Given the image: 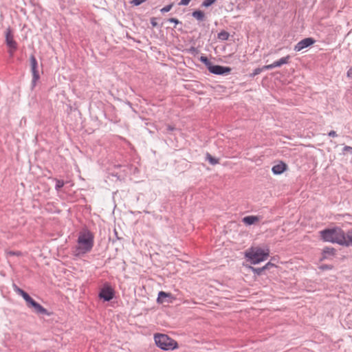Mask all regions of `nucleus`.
<instances>
[{
  "mask_svg": "<svg viewBox=\"0 0 352 352\" xmlns=\"http://www.w3.org/2000/svg\"><path fill=\"white\" fill-rule=\"evenodd\" d=\"M270 256V249L267 246H251L245 252V258L251 264L256 265L266 261Z\"/></svg>",
  "mask_w": 352,
  "mask_h": 352,
  "instance_id": "f257e3e1",
  "label": "nucleus"
},
{
  "mask_svg": "<svg viewBox=\"0 0 352 352\" xmlns=\"http://www.w3.org/2000/svg\"><path fill=\"white\" fill-rule=\"evenodd\" d=\"M94 235L89 231L80 232L78 237V244L76 250L78 254H85L89 252L94 247Z\"/></svg>",
  "mask_w": 352,
  "mask_h": 352,
  "instance_id": "f03ea898",
  "label": "nucleus"
},
{
  "mask_svg": "<svg viewBox=\"0 0 352 352\" xmlns=\"http://www.w3.org/2000/svg\"><path fill=\"white\" fill-rule=\"evenodd\" d=\"M321 238L327 242L338 243L343 245L344 232L340 228L326 229L320 232Z\"/></svg>",
  "mask_w": 352,
  "mask_h": 352,
  "instance_id": "7ed1b4c3",
  "label": "nucleus"
},
{
  "mask_svg": "<svg viewBox=\"0 0 352 352\" xmlns=\"http://www.w3.org/2000/svg\"><path fill=\"white\" fill-rule=\"evenodd\" d=\"M154 340L156 345L164 351L173 350L178 348L177 342L166 334H155Z\"/></svg>",
  "mask_w": 352,
  "mask_h": 352,
  "instance_id": "20e7f679",
  "label": "nucleus"
},
{
  "mask_svg": "<svg viewBox=\"0 0 352 352\" xmlns=\"http://www.w3.org/2000/svg\"><path fill=\"white\" fill-rule=\"evenodd\" d=\"M200 60L206 64L208 70L212 74L220 75L223 74H229L231 71V69L228 67L212 65L206 57L201 56Z\"/></svg>",
  "mask_w": 352,
  "mask_h": 352,
  "instance_id": "39448f33",
  "label": "nucleus"
},
{
  "mask_svg": "<svg viewBox=\"0 0 352 352\" xmlns=\"http://www.w3.org/2000/svg\"><path fill=\"white\" fill-rule=\"evenodd\" d=\"M31 72L32 74V80L31 82L32 89H34L36 85L37 81L40 78L38 64L34 55L32 54L30 57Z\"/></svg>",
  "mask_w": 352,
  "mask_h": 352,
  "instance_id": "423d86ee",
  "label": "nucleus"
},
{
  "mask_svg": "<svg viewBox=\"0 0 352 352\" xmlns=\"http://www.w3.org/2000/svg\"><path fill=\"white\" fill-rule=\"evenodd\" d=\"M98 296L104 301L109 302L115 296V291L109 283H105L100 289Z\"/></svg>",
  "mask_w": 352,
  "mask_h": 352,
  "instance_id": "0eeeda50",
  "label": "nucleus"
},
{
  "mask_svg": "<svg viewBox=\"0 0 352 352\" xmlns=\"http://www.w3.org/2000/svg\"><path fill=\"white\" fill-rule=\"evenodd\" d=\"M6 36V43L7 46L10 48V56L13 55L14 52L17 49V43L14 39V36L12 33V30L10 28H8L5 33Z\"/></svg>",
  "mask_w": 352,
  "mask_h": 352,
  "instance_id": "6e6552de",
  "label": "nucleus"
},
{
  "mask_svg": "<svg viewBox=\"0 0 352 352\" xmlns=\"http://www.w3.org/2000/svg\"><path fill=\"white\" fill-rule=\"evenodd\" d=\"M28 307L33 309L34 312L36 314L47 316H51V313L50 311H48L45 308H44L41 305L36 302L34 300L28 306Z\"/></svg>",
  "mask_w": 352,
  "mask_h": 352,
  "instance_id": "1a4fd4ad",
  "label": "nucleus"
},
{
  "mask_svg": "<svg viewBox=\"0 0 352 352\" xmlns=\"http://www.w3.org/2000/svg\"><path fill=\"white\" fill-rule=\"evenodd\" d=\"M315 43V40L312 38H306L298 42L294 47V50L296 52H300V50L306 48Z\"/></svg>",
  "mask_w": 352,
  "mask_h": 352,
  "instance_id": "9d476101",
  "label": "nucleus"
},
{
  "mask_svg": "<svg viewBox=\"0 0 352 352\" xmlns=\"http://www.w3.org/2000/svg\"><path fill=\"white\" fill-rule=\"evenodd\" d=\"M289 59H290V56L287 55L285 57H282L281 58H280L279 60H278L276 61H274L273 63H272L270 65H265L264 68L271 69H273L275 67H280L283 65L287 64L289 62Z\"/></svg>",
  "mask_w": 352,
  "mask_h": 352,
  "instance_id": "9b49d317",
  "label": "nucleus"
},
{
  "mask_svg": "<svg viewBox=\"0 0 352 352\" xmlns=\"http://www.w3.org/2000/svg\"><path fill=\"white\" fill-rule=\"evenodd\" d=\"M173 296L170 293H166L165 292L161 291L158 293V296L157 298V302L159 304H163L164 302L170 303L172 302Z\"/></svg>",
  "mask_w": 352,
  "mask_h": 352,
  "instance_id": "f8f14e48",
  "label": "nucleus"
},
{
  "mask_svg": "<svg viewBox=\"0 0 352 352\" xmlns=\"http://www.w3.org/2000/svg\"><path fill=\"white\" fill-rule=\"evenodd\" d=\"M261 220V217L258 216H246L243 218L242 221L247 226H250L253 224H256L259 222Z\"/></svg>",
  "mask_w": 352,
  "mask_h": 352,
  "instance_id": "ddd939ff",
  "label": "nucleus"
},
{
  "mask_svg": "<svg viewBox=\"0 0 352 352\" xmlns=\"http://www.w3.org/2000/svg\"><path fill=\"white\" fill-rule=\"evenodd\" d=\"M336 253V250L333 248H325L322 250V256L320 258V261H323L325 259H331L333 256H334Z\"/></svg>",
  "mask_w": 352,
  "mask_h": 352,
  "instance_id": "4468645a",
  "label": "nucleus"
},
{
  "mask_svg": "<svg viewBox=\"0 0 352 352\" xmlns=\"http://www.w3.org/2000/svg\"><path fill=\"white\" fill-rule=\"evenodd\" d=\"M287 169V165L283 162H280L279 164L274 165L272 170L274 175H280L283 173Z\"/></svg>",
  "mask_w": 352,
  "mask_h": 352,
  "instance_id": "2eb2a0df",
  "label": "nucleus"
},
{
  "mask_svg": "<svg viewBox=\"0 0 352 352\" xmlns=\"http://www.w3.org/2000/svg\"><path fill=\"white\" fill-rule=\"evenodd\" d=\"M343 245L344 246H352V228L344 232V241H343Z\"/></svg>",
  "mask_w": 352,
  "mask_h": 352,
  "instance_id": "dca6fc26",
  "label": "nucleus"
},
{
  "mask_svg": "<svg viewBox=\"0 0 352 352\" xmlns=\"http://www.w3.org/2000/svg\"><path fill=\"white\" fill-rule=\"evenodd\" d=\"M19 295L21 296L25 300L28 307L32 303L34 299L24 290L20 292Z\"/></svg>",
  "mask_w": 352,
  "mask_h": 352,
  "instance_id": "f3484780",
  "label": "nucleus"
},
{
  "mask_svg": "<svg viewBox=\"0 0 352 352\" xmlns=\"http://www.w3.org/2000/svg\"><path fill=\"white\" fill-rule=\"evenodd\" d=\"M19 295L21 296L25 300L28 307L32 303L34 299L24 290L20 292Z\"/></svg>",
  "mask_w": 352,
  "mask_h": 352,
  "instance_id": "a211bd4d",
  "label": "nucleus"
},
{
  "mask_svg": "<svg viewBox=\"0 0 352 352\" xmlns=\"http://www.w3.org/2000/svg\"><path fill=\"white\" fill-rule=\"evenodd\" d=\"M19 295L21 296L25 300L28 307L32 303L34 299L24 290L20 292Z\"/></svg>",
  "mask_w": 352,
  "mask_h": 352,
  "instance_id": "6ab92c4d",
  "label": "nucleus"
},
{
  "mask_svg": "<svg viewBox=\"0 0 352 352\" xmlns=\"http://www.w3.org/2000/svg\"><path fill=\"white\" fill-rule=\"evenodd\" d=\"M206 160L209 162L212 165H216L219 164V160L214 157H212L210 154H206Z\"/></svg>",
  "mask_w": 352,
  "mask_h": 352,
  "instance_id": "aec40b11",
  "label": "nucleus"
},
{
  "mask_svg": "<svg viewBox=\"0 0 352 352\" xmlns=\"http://www.w3.org/2000/svg\"><path fill=\"white\" fill-rule=\"evenodd\" d=\"M229 33L226 31H221L218 34V38L222 41H226L229 38Z\"/></svg>",
  "mask_w": 352,
  "mask_h": 352,
  "instance_id": "412c9836",
  "label": "nucleus"
},
{
  "mask_svg": "<svg viewBox=\"0 0 352 352\" xmlns=\"http://www.w3.org/2000/svg\"><path fill=\"white\" fill-rule=\"evenodd\" d=\"M64 186V182L60 179H56L55 189L59 190Z\"/></svg>",
  "mask_w": 352,
  "mask_h": 352,
  "instance_id": "4be33fe9",
  "label": "nucleus"
},
{
  "mask_svg": "<svg viewBox=\"0 0 352 352\" xmlns=\"http://www.w3.org/2000/svg\"><path fill=\"white\" fill-rule=\"evenodd\" d=\"M252 271L257 274V275H260L261 274V273L265 270V269L263 268V267H258V268H255V267H250Z\"/></svg>",
  "mask_w": 352,
  "mask_h": 352,
  "instance_id": "5701e85b",
  "label": "nucleus"
},
{
  "mask_svg": "<svg viewBox=\"0 0 352 352\" xmlns=\"http://www.w3.org/2000/svg\"><path fill=\"white\" fill-rule=\"evenodd\" d=\"M267 69L266 68H264V66L261 68L258 67V68H256L253 73L252 74V76H255L258 74H259L261 72H262L263 70H266Z\"/></svg>",
  "mask_w": 352,
  "mask_h": 352,
  "instance_id": "b1692460",
  "label": "nucleus"
},
{
  "mask_svg": "<svg viewBox=\"0 0 352 352\" xmlns=\"http://www.w3.org/2000/svg\"><path fill=\"white\" fill-rule=\"evenodd\" d=\"M217 0H204L202 3V6L208 7L214 3Z\"/></svg>",
  "mask_w": 352,
  "mask_h": 352,
  "instance_id": "393cba45",
  "label": "nucleus"
},
{
  "mask_svg": "<svg viewBox=\"0 0 352 352\" xmlns=\"http://www.w3.org/2000/svg\"><path fill=\"white\" fill-rule=\"evenodd\" d=\"M172 7H173V4L167 5L165 7H164L163 8H162L160 11L162 13L168 12H169L170 10Z\"/></svg>",
  "mask_w": 352,
  "mask_h": 352,
  "instance_id": "a878e982",
  "label": "nucleus"
},
{
  "mask_svg": "<svg viewBox=\"0 0 352 352\" xmlns=\"http://www.w3.org/2000/svg\"><path fill=\"white\" fill-rule=\"evenodd\" d=\"M146 0H132L131 1V3L133 6H138L142 4V3L145 2Z\"/></svg>",
  "mask_w": 352,
  "mask_h": 352,
  "instance_id": "bb28decb",
  "label": "nucleus"
},
{
  "mask_svg": "<svg viewBox=\"0 0 352 352\" xmlns=\"http://www.w3.org/2000/svg\"><path fill=\"white\" fill-rule=\"evenodd\" d=\"M275 265L271 262H268L263 267V268L265 270H268L270 268H271L272 267H274Z\"/></svg>",
  "mask_w": 352,
  "mask_h": 352,
  "instance_id": "cd10ccee",
  "label": "nucleus"
},
{
  "mask_svg": "<svg viewBox=\"0 0 352 352\" xmlns=\"http://www.w3.org/2000/svg\"><path fill=\"white\" fill-rule=\"evenodd\" d=\"M320 269L322 270H331L332 266L328 265H322L320 266Z\"/></svg>",
  "mask_w": 352,
  "mask_h": 352,
  "instance_id": "c85d7f7f",
  "label": "nucleus"
},
{
  "mask_svg": "<svg viewBox=\"0 0 352 352\" xmlns=\"http://www.w3.org/2000/svg\"><path fill=\"white\" fill-rule=\"evenodd\" d=\"M191 0H181L179 3V6H187Z\"/></svg>",
  "mask_w": 352,
  "mask_h": 352,
  "instance_id": "c756f323",
  "label": "nucleus"
},
{
  "mask_svg": "<svg viewBox=\"0 0 352 352\" xmlns=\"http://www.w3.org/2000/svg\"><path fill=\"white\" fill-rule=\"evenodd\" d=\"M13 288L14 292L18 294L20 293V292L23 290L22 289L19 288L16 284H13Z\"/></svg>",
  "mask_w": 352,
  "mask_h": 352,
  "instance_id": "7c9ffc66",
  "label": "nucleus"
},
{
  "mask_svg": "<svg viewBox=\"0 0 352 352\" xmlns=\"http://www.w3.org/2000/svg\"><path fill=\"white\" fill-rule=\"evenodd\" d=\"M168 21L170 22V23H175V24H178L180 22L179 21L178 19H177L176 18H170L168 19Z\"/></svg>",
  "mask_w": 352,
  "mask_h": 352,
  "instance_id": "2f4dec72",
  "label": "nucleus"
},
{
  "mask_svg": "<svg viewBox=\"0 0 352 352\" xmlns=\"http://www.w3.org/2000/svg\"><path fill=\"white\" fill-rule=\"evenodd\" d=\"M343 151L344 152H350L352 153V147L351 146H345L344 148H343Z\"/></svg>",
  "mask_w": 352,
  "mask_h": 352,
  "instance_id": "473e14b6",
  "label": "nucleus"
},
{
  "mask_svg": "<svg viewBox=\"0 0 352 352\" xmlns=\"http://www.w3.org/2000/svg\"><path fill=\"white\" fill-rule=\"evenodd\" d=\"M151 24L152 25L153 27H156L157 26V23L156 21V19L153 17L151 19Z\"/></svg>",
  "mask_w": 352,
  "mask_h": 352,
  "instance_id": "72a5a7b5",
  "label": "nucleus"
},
{
  "mask_svg": "<svg viewBox=\"0 0 352 352\" xmlns=\"http://www.w3.org/2000/svg\"><path fill=\"white\" fill-rule=\"evenodd\" d=\"M346 76L349 78L352 79V66L347 71Z\"/></svg>",
  "mask_w": 352,
  "mask_h": 352,
  "instance_id": "f704fd0d",
  "label": "nucleus"
},
{
  "mask_svg": "<svg viewBox=\"0 0 352 352\" xmlns=\"http://www.w3.org/2000/svg\"><path fill=\"white\" fill-rule=\"evenodd\" d=\"M175 129V128L171 125H168L166 126L167 132H171V131H174Z\"/></svg>",
  "mask_w": 352,
  "mask_h": 352,
  "instance_id": "c9c22d12",
  "label": "nucleus"
},
{
  "mask_svg": "<svg viewBox=\"0 0 352 352\" xmlns=\"http://www.w3.org/2000/svg\"><path fill=\"white\" fill-rule=\"evenodd\" d=\"M192 16L198 19V10H195L192 14Z\"/></svg>",
  "mask_w": 352,
  "mask_h": 352,
  "instance_id": "e433bc0d",
  "label": "nucleus"
},
{
  "mask_svg": "<svg viewBox=\"0 0 352 352\" xmlns=\"http://www.w3.org/2000/svg\"><path fill=\"white\" fill-rule=\"evenodd\" d=\"M329 135L331 136V137H336V136H337V134H336V132L335 131H331L329 133Z\"/></svg>",
  "mask_w": 352,
  "mask_h": 352,
  "instance_id": "4c0bfd02",
  "label": "nucleus"
},
{
  "mask_svg": "<svg viewBox=\"0 0 352 352\" xmlns=\"http://www.w3.org/2000/svg\"><path fill=\"white\" fill-rule=\"evenodd\" d=\"M204 18V13L199 10V21L203 20Z\"/></svg>",
  "mask_w": 352,
  "mask_h": 352,
  "instance_id": "58836bf2",
  "label": "nucleus"
},
{
  "mask_svg": "<svg viewBox=\"0 0 352 352\" xmlns=\"http://www.w3.org/2000/svg\"><path fill=\"white\" fill-rule=\"evenodd\" d=\"M10 254H12V255H19L20 253L19 252H9Z\"/></svg>",
  "mask_w": 352,
  "mask_h": 352,
  "instance_id": "ea45409f",
  "label": "nucleus"
},
{
  "mask_svg": "<svg viewBox=\"0 0 352 352\" xmlns=\"http://www.w3.org/2000/svg\"><path fill=\"white\" fill-rule=\"evenodd\" d=\"M190 50L193 51V52H197V49L195 47H191Z\"/></svg>",
  "mask_w": 352,
  "mask_h": 352,
  "instance_id": "a19ab883",
  "label": "nucleus"
}]
</instances>
